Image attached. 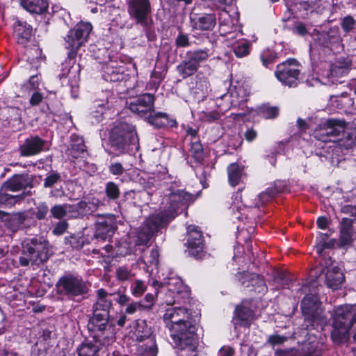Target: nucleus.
Here are the masks:
<instances>
[{"mask_svg": "<svg viewBox=\"0 0 356 356\" xmlns=\"http://www.w3.org/2000/svg\"><path fill=\"white\" fill-rule=\"evenodd\" d=\"M193 201V195L184 191L177 190L165 195L161 207V211L150 216L137 232L134 245L129 244L126 254L135 252V246L147 244L159 229L166 226L179 213H181Z\"/></svg>", "mask_w": 356, "mask_h": 356, "instance_id": "f257e3e1", "label": "nucleus"}, {"mask_svg": "<svg viewBox=\"0 0 356 356\" xmlns=\"http://www.w3.org/2000/svg\"><path fill=\"white\" fill-rule=\"evenodd\" d=\"M163 321L170 330L177 348V356H197V326L189 321V314L183 307H170L165 310Z\"/></svg>", "mask_w": 356, "mask_h": 356, "instance_id": "f03ea898", "label": "nucleus"}, {"mask_svg": "<svg viewBox=\"0 0 356 356\" xmlns=\"http://www.w3.org/2000/svg\"><path fill=\"white\" fill-rule=\"evenodd\" d=\"M115 295L99 289L97 291V300L92 306L89 329L93 332L95 339L104 345L113 343L115 340V327L109 318V310Z\"/></svg>", "mask_w": 356, "mask_h": 356, "instance_id": "7ed1b4c3", "label": "nucleus"}, {"mask_svg": "<svg viewBox=\"0 0 356 356\" xmlns=\"http://www.w3.org/2000/svg\"><path fill=\"white\" fill-rule=\"evenodd\" d=\"M313 135L319 141L333 143L329 146L332 148V156H339L343 149L351 148L356 143L355 133L348 131L346 122L339 119H327L314 130Z\"/></svg>", "mask_w": 356, "mask_h": 356, "instance_id": "20e7f679", "label": "nucleus"}, {"mask_svg": "<svg viewBox=\"0 0 356 356\" xmlns=\"http://www.w3.org/2000/svg\"><path fill=\"white\" fill-rule=\"evenodd\" d=\"M109 143L118 156L137 150L139 144L135 127L126 122L115 124L110 132Z\"/></svg>", "mask_w": 356, "mask_h": 356, "instance_id": "39448f33", "label": "nucleus"}, {"mask_svg": "<svg viewBox=\"0 0 356 356\" xmlns=\"http://www.w3.org/2000/svg\"><path fill=\"white\" fill-rule=\"evenodd\" d=\"M22 252L19 258L21 266H39L49 257V243L42 237L26 238L22 243Z\"/></svg>", "mask_w": 356, "mask_h": 356, "instance_id": "423d86ee", "label": "nucleus"}, {"mask_svg": "<svg viewBox=\"0 0 356 356\" xmlns=\"http://www.w3.org/2000/svg\"><path fill=\"white\" fill-rule=\"evenodd\" d=\"M301 309L305 317V326L307 330L323 329L328 323L320 307L318 298L313 295H307L301 302Z\"/></svg>", "mask_w": 356, "mask_h": 356, "instance_id": "0eeeda50", "label": "nucleus"}, {"mask_svg": "<svg viewBox=\"0 0 356 356\" xmlns=\"http://www.w3.org/2000/svg\"><path fill=\"white\" fill-rule=\"evenodd\" d=\"M56 293L63 300H73L88 293L86 283L82 278L72 275L61 277L56 284Z\"/></svg>", "mask_w": 356, "mask_h": 356, "instance_id": "6e6552de", "label": "nucleus"}, {"mask_svg": "<svg viewBox=\"0 0 356 356\" xmlns=\"http://www.w3.org/2000/svg\"><path fill=\"white\" fill-rule=\"evenodd\" d=\"M92 31V25L88 22H81L68 32L65 40V47L70 51L68 53L70 60L76 55V51L88 40Z\"/></svg>", "mask_w": 356, "mask_h": 356, "instance_id": "1a4fd4ad", "label": "nucleus"}, {"mask_svg": "<svg viewBox=\"0 0 356 356\" xmlns=\"http://www.w3.org/2000/svg\"><path fill=\"white\" fill-rule=\"evenodd\" d=\"M300 72L298 62L295 59H288L277 66L275 74L283 85L292 88L298 85Z\"/></svg>", "mask_w": 356, "mask_h": 356, "instance_id": "9d476101", "label": "nucleus"}, {"mask_svg": "<svg viewBox=\"0 0 356 356\" xmlns=\"http://www.w3.org/2000/svg\"><path fill=\"white\" fill-rule=\"evenodd\" d=\"M162 291L165 293L163 301L168 305H172L189 296L188 287L177 277L170 278L167 286H162Z\"/></svg>", "mask_w": 356, "mask_h": 356, "instance_id": "9b49d317", "label": "nucleus"}, {"mask_svg": "<svg viewBox=\"0 0 356 356\" xmlns=\"http://www.w3.org/2000/svg\"><path fill=\"white\" fill-rule=\"evenodd\" d=\"M127 10L137 24L143 27L147 26V17L152 10L149 0H129Z\"/></svg>", "mask_w": 356, "mask_h": 356, "instance_id": "f8f14e48", "label": "nucleus"}, {"mask_svg": "<svg viewBox=\"0 0 356 356\" xmlns=\"http://www.w3.org/2000/svg\"><path fill=\"white\" fill-rule=\"evenodd\" d=\"M188 253L197 259H202L204 255V240L202 232L195 225H188Z\"/></svg>", "mask_w": 356, "mask_h": 356, "instance_id": "ddd939ff", "label": "nucleus"}, {"mask_svg": "<svg viewBox=\"0 0 356 356\" xmlns=\"http://www.w3.org/2000/svg\"><path fill=\"white\" fill-rule=\"evenodd\" d=\"M312 35L314 42L319 46L330 49L338 47L342 42L339 29L337 26L331 27L327 31H315Z\"/></svg>", "mask_w": 356, "mask_h": 356, "instance_id": "4468645a", "label": "nucleus"}, {"mask_svg": "<svg viewBox=\"0 0 356 356\" xmlns=\"http://www.w3.org/2000/svg\"><path fill=\"white\" fill-rule=\"evenodd\" d=\"M154 95L145 93L131 99L128 103V107L132 113L147 118L154 108Z\"/></svg>", "mask_w": 356, "mask_h": 356, "instance_id": "2eb2a0df", "label": "nucleus"}, {"mask_svg": "<svg viewBox=\"0 0 356 356\" xmlns=\"http://www.w3.org/2000/svg\"><path fill=\"white\" fill-rule=\"evenodd\" d=\"M95 234L97 238L103 240L111 237L117 229L116 219L113 215L98 217L95 223Z\"/></svg>", "mask_w": 356, "mask_h": 356, "instance_id": "dca6fc26", "label": "nucleus"}, {"mask_svg": "<svg viewBox=\"0 0 356 356\" xmlns=\"http://www.w3.org/2000/svg\"><path fill=\"white\" fill-rule=\"evenodd\" d=\"M118 100V97L110 90L103 92L102 98L95 102V107L97 109L92 112L93 117L97 122H99L106 113V110L115 108Z\"/></svg>", "mask_w": 356, "mask_h": 356, "instance_id": "f3484780", "label": "nucleus"}, {"mask_svg": "<svg viewBox=\"0 0 356 356\" xmlns=\"http://www.w3.org/2000/svg\"><path fill=\"white\" fill-rule=\"evenodd\" d=\"M248 95L249 91L243 86H235L229 93L220 96L221 99L228 102L227 105L222 106L224 110H227L231 106H240L248 100Z\"/></svg>", "mask_w": 356, "mask_h": 356, "instance_id": "a211bd4d", "label": "nucleus"}, {"mask_svg": "<svg viewBox=\"0 0 356 356\" xmlns=\"http://www.w3.org/2000/svg\"><path fill=\"white\" fill-rule=\"evenodd\" d=\"M72 60L67 61L62 64V72L58 75L60 79L66 77L69 79L71 86V94L74 98L77 97L79 92L78 81L79 80L78 66H74Z\"/></svg>", "mask_w": 356, "mask_h": 356, "instance_id": "6ab92c4d", "label": "nucleus"}, {"mask_svg": "<svg viewBox=\"0 0 356 356\" xmlns=\"http://www.w3.org/2000/svg\"><path fill=\"white\" fill-rule=\"evenodd\" d=\"M239 281L245 288H250L258 293H264L267 291L266 284L264 278L256 273L243 272L239 274Z\"/></svg>", "mask_w": 356, "mask_h": 356, "instance_id": "aec40b11", "label": "nucleus"}, {"mask_svg": "<svg viewBox=\"0 0 356 356\" xmlns=\"http://www.w3.org/2000/svg\"><path fill=\"white\" fill-rule=\"evenodd\" d=\"M254 312L249 305V302L244 301L235 309L232 323L235 328L237 326L248 327L254 319Z\"/></svg>", "mask_w": 356, "mask_h": 356, "instance_id": "412c9836", "label": "nucleus"}, {"mask_svg": "<svg viewBox=\"0 0 356 356\" xmlns=\"http://www.w3.org/2000/svg\"><path fill=\"white\" fill-rule=\"evenodd\" d=\"M45 141L38 136L27 138L19 147L20 155L31 156L36 155L44 150Z\"/></svg>", "mask_w": 356, "mask_h": 356, "instance_id": "4be33fe9", "label": "nucleus"}, {"mask_svg": "<svg viewBox=\"0 0 356 356\" xmlns=\"http://www.w3.org/2000/svg\"><path fill=\"white\" fill-rule=\"evenodd\" d=\"M241 198V194L239 193H236L235 195V200L233 202L229 208L231 212L232 213V220L234 222H236V220H243V218H253L252 211L254 209H250L252 205L247 207L246 205L243 204V203L240 201Z\"/></svg>", "mask_w": 356, "mask_h": 356, "instance_id": "5701e85b", "label": "nucleus"}, {"mask_svg": "<svg viewBox=\"0 0 356 356\" xmlns=\"http://www.w3.org/2000/svg\"><path fill=\"white\" fill-rule=\"evenodd\" d=\"M191 23L194 29L201 31H211L216 24V17L213 13L194 15L191 17Z\"/></svg>", "mask_w": 356, "mask_h": 356, "instance_id": "b1692460", "label": "nucleus"}, {"mask_svg": "<svg viewBox=\"0 0 356 356\" xmlns=\"http://www.w3.org/2000/svg\"><path fill=\"white\" fill-rule=\"evenodd\" d=\"M32 187V179L27 175H16L3 184L6 191L12 192L26 190L27 188H31Z\"/></svg>", "mask_w": 356, "mask_h": 356, "instance_id": "393cba45", "label": "nucleus"}, {"mask_svg": "<svg viewBox=\"0 0 356 356\" xmlns=\"http://www.w3.org/2000/svg\"><path fill=\"white\" fill-rule=\"evenodd\" d=\"M92 333L93 340H86L80 346L77 348L79 356H99V354L102 350L99 347L105 346L108 348L112 343L104 345L97 341L94 337V333Z\"/></svg>", "mask_w": 356, "mask_h": 356, "instance_id": "a878e982", "label": "nucleus"}, {"mask_svg": "<svg viewBox=\"0 0 356 356\" xmlns=\"http://www.w3.org/2000/svg\"><path fill=\"white\" fill-rule=\"evenodd\" d=\"M321 344L314 334H308L307 339L301 344L300 356H319Z\"/></svg>", "mask_w": 356, "mask_h": 356, "instance_id": "bb28decb", "label": "nucleus"}, {"mask_svg": "<svg viewBox=\"0 0 356 356\" xmlns=\"http://www.w3.org/2000/svg\"><path fill=\"white\" fill-rule=\"evenodd\" d=\"M209 91L210 84L208 79L201 74H197L195 84L191 89L194 98L198 102L202 101L208 95Z\"/></svg>", "mask_w": 356, "mask_h": 356, "instance_id": "cd10ccee", "label": "nucleus"}, {"mask_svg": "<svg viewBox=\"0 0 356 356\" xmlns=\"http://www.w3.org/2000/svg\"><path fill=\"white\" fill-rule=\"evenodd\" d=\"M32 27L26 22L18 21L14 26V35L18 44H24L31 38Z\"/></svg>", "mask_w": 356, "mask_h": 356, "instance_id": "c85d7f7f", "label": "nucleus"}, {"mask_svg": "<svg viewBox=\"0 0 356 356\" xmlns=\"http://www.w3.org/2000/svg\"><path fill=\"white\" fill-rule=\"evenodd\" d=\"M344 275L337 266H333L327 270L325 281L329 288L337 289L344 281Z\"/></svg>", "mask_w": 356, "mask_h": 356, "instance_id": "c756f323", "label": "nucleus"}, {"mask_svg": "<svg viewBox=\"0 0 356 356\" xmlns=\"http://www.w3.org/2000/svg\"><path fill=\"white\" fill-rule=\"evenodd\" d=\"M147 119L150 124L158 128L166 126L173 127L177 124L176 121L172 119H170L166 113L155 112L154 109L148 115Z\"/></svg>", "mask_w": 356, "mask_h": 356, "instance_id": "7c9ffc66", "label": "nucleus"}, {"mask_svg": "<svg viewBox=\"0 0 356 356\" xmlns=\"http://www.w3.org/2000/svg\"><path fill=\"white\" fill-rule=\"evenodd\" d=\"M134 336L136 341L143 342L150 339H155L152 330L144 320H137L134 327Z\"/></svg>", "mask_w": 356, "mask_h": 356, "instance_id": "2f4dec72", "label": "nucleus"}, {"mask_svg": "<svg viewBox=\"0 0 356 356\" xmlns=\"http://www.w3.org/2000/svg\"><path fill=\"white\" fill-rule=\"evenodd\" d=\"M102 77L109 82L122 81L124 78L122 67L115 66L112 63L104 67Z\"/></svg>", "mask_w": 356, "mask_h": 356, "instance_id": "473e14b6", "label": "nucleus"}, {"mask_svg": "<svg viewBox=\"0 0 356 356\" xmlns=\"http://www.w3.org/2000/svg\"><path fill=\"white\" fill-rule=\"evenodd\" d=\"M20 4L29 13L35 14L44 13L49 6L47 0H20Z\"/></svg>", "mask_w": 356, "mask_h": 356, "instance_id": "72a5a7b5", "label": "nucleus"}, {"mask_svg": "<svg viewBox=\"0 0 356 356\" xmlns=\"http://www.w3.org/2000/svg\"><path fill=\"white\" fill-rule=\"evenodd\" d=\"M350 62L346 59H339L336 60L330 65V72L327 76L342 77L346 75L350 70Z\"/></svg>", "mask_w": 356, "mask_h": 356, "instance_id": "f704fd0d", "label": "nucleus"}, {"mask_svg": "<svg viewBox=\"0 0 356 356\" xmlns=\"http://www.w3.org/2000/svg\"><path fill=\"white\" fill-rule=\"evenodd\" d=\"M212 52L207 48L197 49L188 51L186 56L199 67L201 64L205 63L211 56Z\"/></svg>", "mask_w": 356, "mask_h": 356, "instance_id": "c9c22d12", "label": "nucleus"}, {"mask_svg": "<svg viewBox=\"0 0 356 356\" xmlns=\"http://www.w3.org/2000/svg\"><path fill=\"white\" fill-rule=\"evenodd\" d=\"M71 156L75 159L81 157L86 152L84 141L81 137L76 134L71 136V147L69 149Z\"/></svg>", "mask_w": 356, "mask_h": 356, "instance_id": "e433bc0d", "label": "nucleus"}, {"mask_svg": "<svg viewBox=\"0 0 356 356\" xmlns=\"http://www.w3.org/2000/svg\"><path fill=\"white\" fill-rule=\"evenodd\" d=\"M140 343L137 348L138 356H156L158 348L155 339H147Z\"/></svg>", "mask_w": 356, "mask_h": 356, "instance_id": "4c0bfd02", "label": "nucleus"}, {"mask_svg": "<svg viewBox=\"0 0 356 356\" xmlns=\"http://www.w3.org/2000/svg\"><path fill=\"white\" fill-rule=\"evenodd\" d=\"M352 224L349 219H343L340 229L339 245L344 247L352 242Z\"/></svg>", "mask_w": 356, "mask_h": 356, "instance_id": "58836bf2", "label": "nucleus"}, {"mask_svg": "<svg viewBox=\"0 0 356 356\" xmlns=\"http://www.w3.org/2000/svg\"><path fill=\"white\" fill-rule=\"evenodd\" d=\"M198 68L196 64L186 56L185 60L177 65V70L184 79H186L195 74Z\"/></svg>", "mask_w": 356, "mask_h": 356, "instance_id": "ea45409f", "label": "nucleus"}, {"mask_svg": "<svg viewBox=\"0 0 356 356\" xmlns=\"http://www.w3.org/2000/svg\"><path fill=\"white\" fill-rule=\"evenodd\" d=\"M229 184L234 186L238 185L243 176V167L237 163H232L227 168Z\"/></svg>", "mask_w": 356, "mask_h": 356, "instance_id": "a19ab883", "label": "nucleus"}, {"mask_svg": "<svg viewBox=\"0 0 356 356\" xmlns=\"http://www.w3.org/2000/svg\"><path fill=\"white\" fill-rule=\"evenodd\" d=\"M31 191H29L27 192L24 191L22 193L13 195L8 194L6 192L0 193V205H9L12 206L16 203L20 202L22 200L24 199V197L27 195H31Z\"/></svg>", "mask_w": 356, "mask_h": 356, "instance_id": "79ce46f5", "label": "nucleus"}, {"mask_svg": "<svg viewBox=\"0 0 356 356\" xmlns=\"http://www.w3.org/2000/svg\"><path fill=\"white\" fill-rule=\"evenodd\" d=\"M233 51L238 58H242L250 53V44L248 40L241 39L233 44Z\"/></svg>", "mask_w": 356, "mask_h": 356, "instance_id": "37998d69", "label": "nucleus"}, {"mask_svg": "<svg viewBox=\"0 0 356 356\" xmlns=\"http://www.w3.org/2000/svg\"><path fill=\"white\" fill-rule=\"evenodd\" d=\"M282 189L280 186H277V184H275L273 187L268 188L266 191L262 192L259 195L258 198L260 202V204L263 205L266 202L270 201L274 196L276 195V194L280 193Z\"/></svg>", "mask_w": 356, "mask_h": 356, "instance_id": "c03bdc74", "label": "nucleus"}, {"mask_svg": "<svg viewBox=\"0 0 356 356\" xmlns=\"http://www.w3.org/2000/svg\"><path fill=\"white\" fill-rule=\"evenodd\" d=\"M147 287V284L144 281L136 280L131 284V293L134 297L139 298L145 292Z\"/></svg>", "mask_w": 356, "mask_h": 356, "instance_id": "a18cd8bd", "label": "nucleus"}, {"mask_svg": "<svg viewBox=\"0 0 356 356\" xmlns=\"http://www.w3.org/2000/svg\"><path fill=\"white\" fill-rule=\"evenodd\" d=\"M258 113L265 119L275 118L278 115L279 109L277 107L263 105L259 108Z\"/></svg>", "mask_w": 356, "mask_h": 356, "instance_id": "49530a36", "label": "nucleus"}, {"mask_svg": "<svg viewBox=\"0 0 356 356\" xmlns=\"http://www.w3.org/2000/svg\"><path fill=\"white\" fill-rule=\"evenodd\" d=\"M25 55L28 62L31 64H36L41 58L42 51L39 47L34 46L32 48L26 49L25 50Z\"/></svg>", "mask_w": 356, "mask_h": 356, "instance_id": "de8ad7c7", "label": "nucleus"}, {"mask_svg": "<svg viewBox=\"0 0 356 356\" xmlns=\"http://www.w3.org/2000/svg\"><path fill=\"white\" fill-rule=\"evenodd\" d=\"M30 217L29 211L18 212L12 216L11 221L16 224L17 229H22L25 227V222Z\"/></svg>", "mask_w": 356, "mask_h": 356, "instance_id": "09e8293b", "label": "nucleus"}, {"mask_svg": "<svg viewBox=\"0 0 356 356\" xmlns=\"http://www.w3.org/2000/svg\"><path fill=\"white\" fill-rule=\"evenodd\" d=\"M134 273L127 266H119L115 270V276L118 281L124 282L134 277Z\"/></svg>", "mask_w": 356, "mask_h": 356, "instance_id": "8fccbe9b", "label": "nucleus"}, {"mask_svg": "<svg viewBox=\"0 0 356 356\" xmlns=\"http://www.w3.org/2000/svg\"><path fill=\"white\" fill-rule=\"evenodd\" d=\"M105 193L109 200H115L119 197L120 189L116 184L109 181L106 184Z\"/></svg>", "mask_w": 356, "mask_h": 356, "instance_id": "3c124183", "label": "nucleus"}, {"mask_svg": "<svg viewBox=\"0 0 356 356\" xmlns=\"http://www.w3.org/2000/svg\"><path fill=\"white\" fill-rule=\"evenodd\" d=\"M356 21L351 15L345 16L341 22V26L343 31L348 33L355 29Z\"/></svg>", "mask_w": 356, "mask_h": 356, "instance_id": "603ef678", "label": "nucleus"}, {"mask_svg": "<svg viewBox=\"0 0 356 356\" xmlns=\"http://www.w3.org/2000/svg\"><path fill=\"white\" fill-rule=\"evenodd\" d=\"M190 153L197 162H201L204 158L203 148L199 143H193L192 144Z\"/></svg>", "mask_w": 356, "mask_h": 356, "instance_id": "864d4df0", "label": "nucleus"}, {"mask_svg": "<svg viewBox=\"0 0 356 356\" xmlns=\"http://www.w3.org/2000/svg\"><path fill=\"white\" fill-rule=\"evenodd\" d=\"M50 212L54 218L61 219L67 217V210L65 209V204L54 205L51 207Z\"/></svg>", "mask_w": 356, "mask_h": 356, "instance_id": "5fc2aeb1", "label": "nucleus"}, {"mask_svg": "<svg viewBox=\"0 0 356 356\" xmlns=\"http://www.w3.org/2000/svg\"><path fill=\"white\" fill-rule=\"evenodd\" d=\"M160 292H156V294L151 293H147L143 300H142L143 308L145 309H151L155 303L156 296H158Z\"/></svg>", "mask_w": 356, "mask_h": 356, "instance_id": "6e6d98bb", "label": "nucleus"}, {"mask_svg": "<svg viewBox=\"0 0 356 356\" xmlns=\"http://www.w3.org/2000/svg\"><path fill=\"white\" fill-rule=\"evenodd\" d=\"M65 209L67 210V217L69 218H80L79 213L76 204H65Z\"/></svg>", "mask_w": 356, "mask_h": 356, "instance_id": "4d7b16f0", "label": "nucleus"}, {"mask_svg": "<svg viewBox=\"0 0 356 356\" xmlns=\"http://www.w3.org/2000/svg\"><path fill=\"white\" fill-rule=\"evenodd\" d=\"M49 211V207L46 203H40L36 207L35 216L38 220L44 219Z\"/></svg>", "mask_w": 356, "mask_h": 356, "instance_id": "13d9d810", "label": "nucleus"}, {"mask_svg": "<svg viewBox=\"0 0 356 356\" xmlns=\"http://www.w3.org/2000/svg\"><path fill=\"white\" fill-rule=\"evenodd\" d=\"M8 117L12 120L19 121L21 120V110L17 107H8L5 109Z\"/></svg>", "mask_w": 356, "mask_h": 356, "instance_id": "bf43d9fd", "label": "nucleus"}, {"mask_svg": "<svg viewBox=\"0 0 356 356\" xmlns=\"http://www.w3.org/2000/svg\"><path fill=\"white\" fill-rule=\"evenodd\" d=\"M263 65L268 67V65L273 63L275 59V56L270 50L264 51L261 55Z\"/></svg>", "mask_w": 356, "mask_h": 356, "instance_id": "052dcab7", "label": "nucleus"}, {"mask_svg": "<svg viewBox=\"0 0 356 356\" xmlns=\"http://www.w3.org/2000/svg\"><path fill=\"white\" fill-rule=\"evenodd\" d=\"M60 179V176L58 173H51L49 175L44 181V186L45 188L51 187Z\"/></svg>", "mask_w": 356, "mask_h": 356, "instance_id": "680f3d73", "label": "nucleus"}, {"mask_svg": "<svg viewBox=\"0 0 356 356\" xmlns=\"http://www.w3.org/2000/svg\"><path fill=\"white\" fill-rule=\"evenodd\" d=\"M327 238V235L326 234H321L320 237L318 238V243L316 246V248L318 254H321L324 248L327 247V243L325 241Z\"/></svg>", "mask_w": 356, "mask_h": 356, "instance_id": "e2e57ef3", "label": "nucleus"}, {"mask_svg": "<svg viewBox=\"0 0 356 356\" xmlns=\"http://www.w3.org/2000/svg\"><path fill=\"white\" fill-rule=\"evenodd\" d=\"M143 309L142 302H134L129 304L125 309L126 314H134L137 311Z\"/></svg>", "mask_w": 356, "mask_h": 356, "instance_id": "0e129e2a", "label": "nucleus"}, {"mask_svg": "<svg viewBox=\"0 0 356 356\" xmlns=\"http://www.w3.org/2000/svg\"><path fill=\"white\" fill-rule=\"evenodd\" d=\"M80 218L89 213L91 211L89 204L85 201H80L76 203Z\"/></svg>", "mask_w": 356, "mask_h": 356, "instance_id": "69168bd1", "label": "nucleus"}, {"mask_svg": "<svg viewBox=\"0 0 356 356\" xmlns=\"http://www.w3.org/2000/svg\"><path fill=\"white\" fill-rule=\"evenodd\" d=\"M293 32L301 36H304L308 33L305 24L300 22H297L294 24Z\"/></svg>", "mask_w": 356, "mask_h": 356, "instance_id": "338daca9", "label": "nucleus"}, {"mask_svg": "<svg viewBox=\"0 0 356 356\" xmlns=\"http://www.w3.org/2000/svg\"><path fill=\"white\" fill-rule=\"evenodd\" d=\"M274 282L283 287L289 285V279L286 277L283 273L280 272L276 273L274 277Z\"/></svg>", "mask_w": 356, "mask_h": 356, "instance_id": "774afa93", "label": "nucleus"}]
</instances>
